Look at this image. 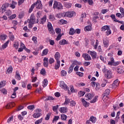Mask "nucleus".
Returning a JSON list of instances; mask_svg holds the SVG:
<instances>
[{
    "instance_id": "nucleus-36",
    "label": "nucleus",
    "mask_w": 124,
    "mask_h": 124,
    "mask_svg": "<svg viewBox=\"0 0 124 124\" xmlns=\"http://www.w3.org/2000/svg\"><path fill=\"white\" fill-rule=\"evenodd\" d=\"M27 109L28 110H31V111H33L34 109H35V106L34 105H30L27 107Z\"/></svg>"
},
{
    "instance_id": "nucleus-24",
    "label": "nucleus",
    "mask_w": 124,
    "mask_h": 124,
    "mask_svg": "<svg viewBox=\"0 0 124 124\" xmlns=\"http://www.w3.org/2000/svg\"><path fill=\"white\" fill-rule=\"evenodd\" d=\"M16 5H17V2H15L14 0H12V4H10L9 6H10L11 8H12V9H14V8L16 7Z\"/></svg>"
},
{
    "instance_id": "nucleus-28",
    "label": "nucleus",
    "mask_w": 124,
    "mask_h": 124,
    "mask_svg": "<svg viewBox=\"0 0 124 124\" xmlns=\"http://www.w3.org/2000/svg\"><path fill=\"white\" fill-rule=\"evenodd\" d=\"M48 53H49V49L46 48L43 50L42 56H46L48 55Z\"/></svg>"
},
{
    "instance_id": "nucleus-29",
    "label": "nucleus",
    "mask_w": 124,
    "mask_h": 124,
    "mask_svg": "<svg viewBox=\"0 0 124 124\" xmlns=\"http://www.w3.org/2000/svg\"><path fill=\"white\" fill-rule=\"evenodd\" d=\"M15 78L17 79V80H21V76L20 75V73H19V72H16Z\"/></svg>"
},
{
    "instance_id": "nucleus-21",
    "label": "nucleus",
    "mask_w": 124,
    "mask_h": 124,
    "mask_svg": "<svg viewBox=\"0 0 124 124\" xmlns=\"http://www.w3.org/2000/svg\"><path fill=\"white\" fill-rule=\"evenodd\" d=\"M54 58L56 61H60V58H61V54H60V52H56L54 55Z\"/></svg>"
},
{
    "instance_id": "nucleus-5",
    "label": "nucleus",
    "mask_w": 124,
    "mask_h": 124,
    "mask_svg": "<svg viewBox=\"0 0 124 124\" xmlns=\"http://www.w3.org/2000/svg\"><path fill=\"white\" fill-rule=\"evenodd\" d=\"M87 53L90 55V56H91L93 60H95V59H96V56H97V53L96 52L94 51L88 50Z\"/></svg>"
},
{
    "instance_id": "nucleus-38",
    "label": "nucleus",
    "mask_w": 124,
    "mask_h": 124,
    "mask_svg": "<svg viewBox=\"0 0 124 124\" xmlns=\"http://www.w3.org/2000/svg\"><path fill=\"white\" fill-rule=\"evenodd\" d=\"M49 19L50 21L53 22V21H55V20H56V17H55V16H54V15H50L49 16Z\"/></svg>"
},
{
    "instance_id": "nucleus-46",
    "label": "nucleus",
    "mask_w": 124,
    "mask_h": 124,
    "mask_svg": "<svg viewBox=\"0 0 124 124\" xmlns=\"http://www.w3.org/2000/svg\"><path fill=\"white\" fill-rule=\"evenodd\" d=\"M40 74L42 75H45L46 74V70H45V69L44 68H43L41 71H40Z\"/></svg>"
},
{
    "instance_id": "nucleus-37",
    "label": "nucleus",
    "mask_w": 124,
    "mask_h": 124,
    "mask_svg": "<svg viewBox=\"0 0 124 124\" xmlns=\"http://www.w3.org/2000/svg\"><path fill=\"white\" fill-rule=\"evenodd\" d=\"M85 31H92V26H87L85 27L84 28Z\"/></svg>"
},
{
    "instance_id": "nucleus-33",
    "label": "nucleus",
    "mask_w": 124,
    "mask_h": 124,
    "mask_svg": "<svg viewBox=\"0 0 124 124\" xmlns=\"http://www.w3.org/2000/svg\"><path fill=\"white\" fill-rule=\"evenodd\" d=\"M12 71H13V68H12V66H10L7 70L6 74H7V73L10 74V73H12Z\"/></svg>"
},
{
    "instance_id": "nucleus-22",
    "label": "nucleus",
    "mask_w": 124,
    "mask_h": 124,
    "mask_svg": "<svg viewBox=\"0 0 124 124\" xmlns=\"http://www.w3.org/2000/svg\"><path fill=\"white\" fill-rule=\"evenodd\" d=\"M59 44L60 45H66L68 44V42L65 39H62L60 41Z\"/></svg>"
},
{
    "instance_id": "nucleus-54",
    "label": "nucleus",
    "mask_w": 124,
    "mask_h": 124,
    "mask_svg": "<svg viewBox=\"0 0 124 124\" xmlns=\"http://www.w3.org/2000/svg\"><path fill=\"white\" fill-rule=\"evenodd\" d=\"M49 63L50 64H52L55 62V60L53 58H50L48 60Z\"/></svg>"
},
{
    "instance_id": "nucleus-42",
    "label": "nucleus",
    "mask_w": 124,
    "mask_h": 124,
    "mask_svg": "<svg viewBox=\"0 0 124 124\" xmlns=\"http://www.w3.org/2000/svg\"><path fill=\"white\" fill-rule=\"evenodd\" d=\"M9 44V41H7L6 43H5L2 46L3 49H5L7 46H8V44Z\"/></svg>"
},
{
    "instance_id": "nucleus-23",
    "label": "nucleus",
    "mask_w": 124,
    "mask_h": 124,
    "mask_svg": "<svg viewBox=\"0 0 124 124\" xmlns=\"http://www.w3.org/2000/svg\"><path fill=\"white\" fill-rule=\"evenodd\" d=\"M110 92L111 91H110V89H109L106 90L105 91V93H104V96L103 97V99L105 98V96H106V97H107V96L109 95V94H110Z\"/></svg>"
},
{
    "instance_id": "nucleus-34",
    "label": "nucleus",
    "mask_w": 124,
    "mask_h": 124,
    "mask_svg": "<svg viewBox=\"0 0 124 124\" xmlns=\"http://www.w3.org/2000/svg\"><path fill=\"white\" fill-rule=\"evenodd\" d=\"M34 7H35V4H32L31 7L29 8V13H31V12H32V11H33V9L34 8Z\"/></svg>"
},
{
    "instance_id": "nucleus-41",
    "label": "nucleus",
    "mask_w": 124,
    "mask_h": 124,
    "mask_svg": "<svg viewBox=\"0 0 124 124\" xmlns=\"http://www.w3.org/2000/svg\"><path fill=\"white\" fill-rule=\"evenodd\" d=\"M85 93H86L85 92L80 91L78 92V96L80 97H81V96H84Z\"/></svg>"
},
{
    "instance_id": "nucleus-3",
    "label": "nucleus",
    "mask_w": 124,
    "mask_h": 124,
    "mask_svg": "<svg viewBox=\"0 0 124 124\" xmlns=\"http://www.w3.org/2000/svg\"><path fill=\"white\" fill-rule=\"evenodd\" d=\"M10 4L9 3H4L2 4L1 7L0 9V12L2 14L4 13L5 11H6V8L9 7Z\"/></svg>"
},
{
    "instance_id": "nucleus-30",
    "label": "nucleus",
    "mask_w": 124,
    "mask_h": 124,
    "mask_svg": "<svg viewBox=\"0 0 124 124\" xmlns=\"http://www.w3.org/2000/svg\"><path fill=\"white\" fill-rule=\"evenodd\" d=\"M61 119L62 121H66L67 119V115L64 114H62L61 115Z\"/></svg>"
},
{
    "instance_id": "nucleus-43",
    "label": "nucleus",
    "mask_w": 124,
    "mask_h": 124,
    "mask_svg": "<svg viewBox=\"0 0 124 124\" xmlns=\"http://www.w3.org/2000/svg\"><path fill=\"white\" fill-rule=\"evenodd\" d=\"M5 83H6V81H2L0 82V89L5 86Z\"/></svg>"
},
{
    "instance_id": "nucleus-31",
    "label": "nucleus",
    "mask_w": 124,
    "mask_h": 124,
    "mask_svg": "<svg viewBox=\"0 0 124 124\" xmlns=\"http://www.w3.org/2000/svg\"><path fill=\"white\" fill-rule=\"evenodd\" d=\"M110 61L108 62V65H113V64H114V63L115 62V61L114 60V59L113 58V57H110Z\"/></svg>"
},
{
    "instance_id": "nucleus-14",
    "label": "nucleus",
    "mask_w": 124,
    "mask_h": 124,
    "mask_svg": "<svg viewBox=\"0 0 124 124\" xmlns=\"http://www.w3.org/2000/svg\"><path fill=\"white\" fill-rule=\"evenodd\" d=\"M68 111V109L66 107H62L59 109V112H60V113H63V114L65 113H67Z\"/></svg>"
},
{
    "instance_id": "nucleus-62",
    "label": "nucleus",
    "mask_w": 124,
    "mask_h": 124,
    "mask_svg": "<svg viewBox=\"0 0 124 124\" xmlns=\"http://www.w3.org/2000/svg\"><path fill=\"white\" fill-rule=\"evenodd\" d=\"M100 85H99V83L97 82L96 83L95 90H96V91H98V90H100Z\"/></svg>"
},
{
    "instance_id": "nucleus-63",
    "label": "nucleus",
    "mask_w": 124,
    "mask_h": 124,
    "mask_svg": "<svg viewBox=\"0 0 124 124\" xmlns=\"http://www.w3.org/2000/svg\"><path fill=\"white\" fill-rule=\"evenodd\" d=\"M102 72L105 74L107 72V71H108L109 70H107L106 66H104V68L102 69Z\"/></svg>"
},
{
    "instance_id": "nucleus-51",
    "label": "nucleus",
    "mask_w": 124,
    "mask_h": 124,
    "mask_svg": "<svg viewBox=\"0 0 124 124\" xmlns=\"http://www.w3.org/2000/svg\"><path fill=\"white\" fill-rule=\"evenodd\" d=\"M0 92H1V93H2L3 94H7V91L4 88H3L2 89H1L0 90Z\"/></svg>"
},
{
    "instance_id": "nucleus-15",
    "label": "nucleus",
    "mask_w": 124,
    "mask_h": 124,
    "mask_svg": "<svg viewBox=\"0 0 124 124\" xmlns=\"http://www.w3.org/2000/svg\"><path fill=\"white\" fill-rule=\"evenodd\" d=\"M15 106V103L14 102H11L8 103L6 106V109H10Z\"/></svg>"
},
{
    "instance_id": "nucleus-8",
    "label": "nucleus",
    "mask_w": 124,
    "mask_h": 124,
    "mask_svg": "<svg viewBox=\"0 0 124 124\" xmlns=\"http://www.w3.org/2000/svg\"><path fill=\"white\" fill-rule=\"evenodd\" d=\"M85 61H92V57L88 53H83L82 56Z\"/></svg>"
},
{
    "instance_id": "nucleus-60",
    "label": "nucleus",
    "mask_w": 124,
    "mask_h": 124,
    "mask_svg": "<svg viewBox=\"0 0 124 124\" xmlns=\"http://www.w3.org/2000/svg\"><path fill=\"white\" fill-rule=\"evenodd\" d=\"M97 51L100 54H101L102 53V48H101V46H98Z\"/></svg>"
},
{
    "instance_id": "nucleus-55",
    "label": "nucleus",
    "mask_w": 124,
    "mask_h": 124,
    "mask_svg": "<svg viewBox=\"0 0 124 124\" xmlns=\"http://www.w3.org/2000/svg\"><path fill=\"white\" fill-rule=\"evenodd\" d=\"M108 80L106 79H104V82H103L101 84V86L102 88H104V87H105V86H106V83H107Z\"/></svg>"
},
{
    "instance_id": "nucleus-35",
    "label": "nucleus",
    "mask_w": 124,
    "mask_h": 124,
    "mask_svg": "<svg viewBox=\"0 0 124 124\" xmlns=\"http://www.w3.org/2000/svg\"><path fill=\"white\" fill-rule=\"evenodd\" d=\"M71 3L68 2H64V6L66 7V8H70L71 7Z\"/></svg>"
},
{
    "instance_id": "nucleus-1",
    "label": "nucleus",
    "mask_w": 124,
    "mask_h": 124,
    "mask_svg": "<svg viewBox=\"0 0 124 124\" xmlns=\"http://www.w3.org/2000/svg\"><path fill=\"white\" fill-rule=\"evenodd\" d=\"M63 6L62 4V3L58 2L57 1H54L53 8V9H58V10H62L63 9Z\"/></svg>"
},
{
    "instance_id": "nucleus-2",
    "label": "nucleus",
    "mask_w": 124,
    "mask_h": 124,
    "mask_svg": "<svg viewBox=\"0 0 124 124\" xmlns=\"http://www.w3.org/2000/svg\"><path fill=\"white\" fill-rule=\"evenodd\" d=\"M35 112H36L32 115V117L35 119H37L39 118V117H41V116H42V114L40 113V112H41V109L37 108L35 110Z\"/></svg>"
},
{
    "instance_id": "nucleus-4",
    "label": "nucleus",
    "mask_w": 124,
    "mask_h": 124,
    "mask_svg": "<svg viewBox=\"0 0 124 124\" xmlns=\"http://www.w3.org/2000/svg\"><path fill=\"white\" fill-rule=\"evenodd\" d=\"M33 4H35V6L37 9L41 10L43 8V6L42 5L40 0H37L36 2L34 3Z\"/></svg>"
},
{
    "instance_id": "nucleus-25",
    "label": "nucleus",
    "mask_w": 124,
    "mask_h": 124,
    "mask_svg": "<svg viewBox=\"0 0 124 124\" xmlns=\"http://www.w3.org/2000/svg\"><path fill=\"white\" fill-rule=\"evenodd\" d=\"M60 66H61V61H56V62L54 66L55 69H56V70H57V69H59Z\"/></svg>"
},
{
    "instance_id": "nucleus-49",
    "label": "nucleus",
    "mask_w": 124,
    "mask_h": 124,
    "mask_svg": "<svg viewBox=\"0 0 124 124\" xmlns=\"http://www.w3.org/2000/svg\"><path fill=\"white\" fill-rule=\"evenodd\" d=\"M61 76H66L67 73L64 70H62L61 72Z\"/></svg>"
},
{
    "instance_id": "nucleus-64",
    "label": "nucleus",
    "mask_w": 124,
    "mask_h": 124,
    "mask_svg": "<svg viewBox=\"0 0 124 124\" xmlns=\"http://www.w3.org/2000/svg\"><path fill=\"white\" fill-rule=\"evenodd\" d=\"M32 40L34 43H37V37L36 36H33L32 38Z\"/></svg>"
},
{
    "instance_id": "nucleus-56",
    "label": "nucleus",
    "mask_w": 124,
    "mask_h": 124,
    "mask_svg": "<svg viewBox=\"0 0 124 124\" xmlns=\"http://www.w3.org/2000/svg\"><path fill=\"white\" fill-rule=\"evenodd\" d=\"M55 32H56V33H61V31H62V29H60L59 28H56L55 29Z\"/></svg>"
},
{
    "instance_id": "nucleus-7",
    "label": "nucleus",
    "mask_w": 124,
    "mask_h": 124,
    "mask_svg": "<svg viewBox=\"0 0 124 124\" xmlns=\"http://www.w3.org/2000/svg\"><path fill=\"white\" fill-rule=\"evenodd\" d=\"M47 30L49 31V33L51 34H54V29H53V26H52V23L51 22L47 23Z\"/></svg>"
},
{
    "instance_id": "nucleus-53",
    "label": "nucleus",
    "mask_w": 124,
    "mask_h": 124,
    "mask_svg": "<svg viewBox=\"0 0 124 124\" xmlns=\"http://www.w3.org/2000/svg\"><path fill=\"white\" fill-rule=\"evenodd\" d=\"M27 82H25V81H23V82H21V87L22 88H27Z\"/></svg>"
},
{
    "instance_id": "nucleus-20",
    "label": "nucleus",
    "mask_w": 124,
    "mask_h": 124,
    "mask_svg": "<svg viewBox=\"0 0 124 124\" xmlns=\"http://www.w3.org/2000/svg\"><path fill=\"white\" fill-rule=\"evenodd\" d=\"M43 65L45 66V67H48V58L45 57L43 59Z\"/></svg>"
},
{
    "instance_id": "nucleus-27",
    "label": "nucleus",
    "mask_w": 124,
    "mask_h": 124,
    "mask_svg": "<svg viewBox=\"0 0 124 124\" xmlns=\"http://www.w3.org/2000/svg\"><path fill=\"white\" fill-rule=\"evenodd\" d=\"M81 101L82 102L83 105L84 107H88V106H89V103L86 101L85 99L81 98Z\"/></svg>"
},
{
    "instance_id": "nucleus-16",
    "label": "nucleus",
    "mask_w": 124,
    "mask_h": 124,
    "mask_svg": "<svg viewBox=\"0 0 124 124\" xmlns=\"http://www.w3.org/2000/svg\"><path fill=\"white\" fill-rule=\"evenodd\" d=\"M103 43L104 44V46L105 48H108V46H109V41L108 40L106 39H104L103 40Z\"/></svg>"
},
{
    "instance_id": "nucleus-39",
    "label": "nucleus",
    "mask_w": 124,
    "mask_h": 124,
    "mask_svg": "<svg viewBox=\"0 0 124 124\" xmlns=\"http://www.w3.org/2000/svg\"><path fill=\"white\" fill-rule=\"evenodd\" d=\"M7 36L5 34H2L0 36V40H5Z\"/></svg>"
},
{
    "instance_id": "nucleus-61",
    "label": "nucleus",
    "mask_w": 124,
    "mask_h": 124,
    "mask_svg": "<svg viewBox=\"0 0 124 124\" xmlns=\"http://www.w3.org/2000/svg\"><path fill=\"white\" fill-rule=\"evenodd\" d=\"M24 106L19 105L16 109V111H20V110H22V109H24Z\"/></svg>"
},
{
    "instance_id": "nucleus-6",
    "label": "nucleus",
    "mask_w": 124,
    "mask_h": 124,
    "mask_svg": "<svg viewBox=\"0 0 124 124\" xmlns=\"http://www.w3.org/2000/svg\"><path fill=\"white\" fill-rule=\"evenodd\" d=\"M27 22L31 24H34L35 22V16H34V15L32 14L30 16V19H28Z\"/></svg>"
},
{
    "instance_id": "nucleus-44",
    "label": "nucleus",
    "mask_w": 124,
    "mask_h": 124,
    "mask_svg": "<svg viewBox=\"0 0 124 124\" xmlns=\"http://www.w3.org/2000/svg\"><path fill=\"white\" fill-rule=\"evenodd\" d=\"M60 24H62V25H65V24H67V21L62 19L60 20Z\"/></svg>"
},
{
    "instance_id": "nucleus-18",
    "label": "nucleus",
    "mask_w": 124,
    "mask_h": 124,
    "mask_svg": "<svg viewBox=\"0 0 124 124\" xmlns=\"http://www.w3.org/2000/svg\"><path fill=\"white\" fill-rule=\"evenodd\" d=\"M74 12H66V17H68V18H72L73 17V14Z\"/></svg>"
},
{
    "instance_id": "nucleus-50",
    "label": "nucleus",
    "mask_w": 124,
    "mask_h": 124,
    "mask_svg": "<svg viewBox=\"0 0 124 124\" xmlns=\"http://www.w3.org/2000/svg\"><path fill=\"white\" fill-rule=\"evenodd\" d=\"M42 121H43V118H42L40 119H39L35 122V124H39L42 123Z\"/></svg>"
},
{
    "instance_id": "nucleus-10",
    "label": "nucleus",
    "mask_w": 124,
    "mask_h": 124,
    "mask_svg": "<svg viewBox=\"0 0 124 124\" xmlns=\"http://www.w3.org/2000/svg\"><path fill=\"white\" fill-rule=\"evenodd\" d=\"M116 71L119 74H122L124 72V68L123 66H118L117 68Z\"/></svg>"
},
{
    "instance_id": "nucleus-58",
    "label": "nucleus",
    "mask_w": 124,
    "mask_h": 124,
    "mask_svg": "<svg viewBox=\"0 0 124 124\" xmlns=\"http://www.w3.org/2000/svg\"><path fill=\"white\" fill-rule=\"evenodd\" d=\"M5 14L7 15V16H10V15H11V14H12V12H11V11H10V10H7L5 12Z\"/></svg>"
},
{
    "instance_id": "nucleus-9",
    "label": "nucleus",
    "mask_w": 124,
    "mask_h": 124,
    "mask_svg": "<svg viewBox=\"0 0 124 124\" xmlns=\"http://www.w3.org/2000/svg\"><path fill=\"white\" fill-rule=\"evenodd\" d=\"M112 76L113 74H112V72L110 70L107 71V72L105 74V77H106L107 79H111Z\"/></svg>"
},
{
    "instance_id": "nucleus-13",
    "label": "nucleus",
    "mask_w": 124,
    "mask_h": 124,
    "mask_svg": "<svg viewBox=\"0 0 124 124\" xmlns=\"http://www.w3.org/2000/svg\"><path fill=\"white\" fill-rule=\"evenodd\" d=\"M85 96L87 98L86 99V100H90L93 99V96H94V95L93 94L89 93L86 94Z\"/></svg>"
},
{
    "instance_id": "nucleus-59",
    "label": "nucleus",
    "mask_w": 124,
    "mask_h": 124,
    "mask_svg": "<svg viewBox=\"0 0 124 124\" xmlns=\"http://www.w3.org/2000/svg\"><path fill=\"white\" fill-rule=\"evenodd\" d=\"M120 12H121V14L122 15V17H124V8L120 7Z\"/></svg>"
},
{
    "instance_id": "nucleus-45",
    "label": "nucleus",
    "mask_w": 124,
    "mask_h": 124,
    "mask_svg": "<svg viewBox=\"0 0 124 124\" xmlns=\"http://www.w3.org/2000/svg\"><path fill=\"white\" fill-rule=\"evenodd\" d=\"M13 119H14L13 116L10 117L8 118V119L7 120V123L8 124H10L11 123V122H12V121H13Z\"/></svg>"
},
{
    "instance_id": "nucleus-40",
    "label": "nucleus",
    "mask_w": 124,
    "mask_h": 124,
    "mask_svg": "<svg viewBox=\"0 0 124 124\" xmlns=\"http://www.w3.org/2000/svg\"><path fill=\"white\" fill-rule=\"evenodd\" d=\"M69 34L70 35H73L75 33V30H74V29L73 28H71L70 29V31H69Z\"/></svg>"
},
{
    "instance_id": "nucleus-19",
    "label": "nucleus",
    "mask_w": 124,
    "mask_h": 124,
    "mask_svg": "<svg viewBox=\"0 0 124 124\" xmlns=\"http://www.w3.org/2000/svg\"><path fill=\"white\" fill-rule=\"evenodd\" d=\"M47 20V16L46 15H45L41 19L39 22L40 24L43 25L46 22V20Z\"/></svg>"
},
{
    "instance_id": "nucleus-57",
    "label": "nucleus",
    "mask_w": 124,
    "mask_h": 124,
    "mask_svg": "<svg viewBox=\"0 0 124 124\" xmlns=\"http://www.w3.org/2000/svg\"><path fill=\"white\" fill-rule=\"evenodd\" d=\"M24 1H25V0H18L17 2L18 6H20V5L23 4Z\"/></svg>"
},
{
    "instance_id": "nucleus-17",
    "label": "nucleus",
    "mask_w": 124,
    "mask_h": 124,
    "mask_svg": "<svg viewBox=\"0 0 124 124\" xmlns=\"http://www.w3.org/2000/svg\"><path fill=\"white\" fill-rule=\"evenodd\" d=\"M75 62H73L71 65V66L69 68V70L68 71V73L70 74L72 71H73V68H74V66H75Z\"/></svg>"
},
{
    "instance_id": "nucleus-12",
    "label": "nucleus",
    "mask_w": 124,
    "mask_h": 124,
    "mask_svg": "<svg viewBox=\"0 0 124 124\" xmlns=\"http://www.w3.org/2000/svg\"><path fill=\"white\" fill-rule=\"evenodd\" d=\"M60 87L62 89H63L64 90H67L68 89V87H67V85L65 83H64V81H62L60 83Z\"/></svg>"
},
{
    "instance_id": "nucleus-11",
    "label": "nucleus",
    "mask_w": 124,
    "mask_h": 124,
    "mask_svg": "<svg viewBox=\"0 0 124 124\" xmlns=\"http://www.w3.org/2000/svg\"><path fill=\"white\" fill-rule=\"evenodd\" d=\"M119 85H120V81L118 79L114 80L112 83V89L115 90L117 87H119Z\"/></svg>"
},
{
    "instance_id": "nucleus-47",
    "label": "nucleus",
    "mask_w": 124,
    "mask_h": 124,
    "mask_svg": "<svg viewBox=\"0 0 124 124\" xmlns=\"http://www.w3.org/2000/svg\"><path fill=\"white\" fill-rule=\"evenodd\" d=\"M97 97H98V96H95L94 98L90 101V103H95L96 100H97Z\"/></svg>"
},
{
    "instance_id": "nucleus-48",
    "label": "nucleus",
    "mask_w": 124,
    "mask_h": 124,
    "mask_svg": "<svg viewBox=\"0 0 124 124\" xmlns=\"http://www.w3.org/2000/svg\"><path fill=\"white\" fill-rule=\"evenodd\" d=\"M69 102H70V99L66 98L65 99V102H64L63 104L64 105H67V104H68V103H69Z\"/></svg>"
},
{
    "instance_id": "nucleus-32",
    "label": "nucleus",
    "mask_w": 124,
    "mask_h": 124,
    "mask_svg": "<svg viewBox=\"0 0 124 124\" xmlns=\"http://www.w3.org/2000/svg\"><path fill=\"white\" fill-rule=\"evenodd\" d=\"M109 29H110V27L108 25L104 26L101 28V31H108Z\"/></svg>"
},
{
    "instance_id": "nucleus-52",
    "label": "nucleus",
    "mask_w": 124,
    "mask_h": 124,
    "mask_svg": "<svg viewBox=\"0 0 124 124\" xmlns=\"http://www.w3.org/2000/svg\"><path fill=\"white\" fill-rule=\"evenodd\" d=\"M58 108H59V105H57L55 106L52 107V110L54 111V112H56L58 110Z\"/></svg>"
},
{
    "instance_id": "nucleus-26",
    "label": "nucleus",
    "mask_w": 124,
    "mask_h": 124,
    "mask_svg": "<svg viewBox=\"0 0 124 124\" xmlns=\"http://www.w3.org/2000/svg\"><path fill=\"white\" fill-rule=\"evenodd\" d=\"M90 122H92V124H95L96 123V117L91 116L89 119Z\"/></svg>"
}]
</instances>
